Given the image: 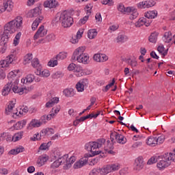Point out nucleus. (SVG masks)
Segmentation results:
<instances>
[{
    "label": "nucleus",
    "mask_w": 175,
    "mask_h": 175,
    "mask_svg": "<svg viewBox=\"0 0 175 175\" xmlns=\"http://www.w3.org/2000/svg\"><path fill=\"white\" fill-rule=\"evenodd\" d=\"M76 162V157L74 156H72L70 158L67 159L66 164L64 165V169L65 170H68V169H70V167H72V164L75 163Z\"/></svg>",
    "instance_id": "obj_18"
},
{
    "label": "nucleus",
    "mask_w": 175,
    "mask_h": 175,
    "mask_svg": "<svg viewBox=\"0 0 175 175\" xmlns=\"http://www.w3.org/2000/svg\"><path fill=\"white\" fill-rule=\"evenodd\" d=\"M42 14V8L40 7H36L33 10H31L28 13L27 16L28 17H30V18H32V17H41L40 16Z\"/></svg>",
    "instance_id": "obj_8"
},
{
    "label": "nucleus",
    "mask_w": 175,
    "mask_h": 175,
    "mask_svg": "<svg viewBox=\"0 0 175 175\" xmlns=\"http://www.w3.org/2000/svg\"><path fill=\"white\" fill-rule=\"evenodd\" d=\"M146 144L150 146L151 147H155L157 145V137H148L146 139Z\"/></svg>",
    "instance_id": "obj_22"
},
{
    "label": "nucleus",
    "mask_w": 175,
    "mask_h": 175,
    "mask_svg": "<svg viewBox=\"0 0 175 175\" xmlns=\"http://www.w3.org/2000/svg\"><path fill=\"white\" fill-rule=\"evenodd\" d=\"M18 72H20L18 70L17 71L10 72L8 75V79H14V77L17 76V73H18Z\"/></svg>",
    "instance_id": "obj_50"
},
{
    "label": "nucleus",
    "mask_w": 175,
    "mask_h": 175,
    "mask_svg": "<svg viewBox=\"0 0 175 175\" xmlns=\"http://www.w3.org/2000/svg\"><path fill=\"white\" fill-rule=\"evenodd\" d=\"M25 125H27V120H23L21 121H18L15 125H14V128L16 130L18 129H23L24 128V126H25Z\"/></svg>",
    "instance_id": "obj_28"
},
{
    "label": "nucleus",
    "mask_w": 175,
    "mask_h": 175,
    "mask_svg": "<svg viewBox=\"0 0 175 175\" xmlns=\"http://www.w3.org/2000/svg\"><path fill=\"white\" fill-rule=\"evenodd\" d=\"M63 93L65 96H67L68 98H72V96H75V90L72 88L66 89L63 91Z\"/></svg>",
    "instance_id": "obj_27"
},
{
    "label": "nucleus",
    "mask_w": 175,
    "mask_h": 175,
    "mask_svg": "<svg viewBox=\"0 0 175 175\" xmlns=\"http://www.w3.org/2000/svg\"><path fill=\"white\" fill-rule=\"evenodd\" d=\"M14 58H16V56H14V55H10L9 56H8L5 60H3L0 62L1 68H3V66H9V64H12V62L14 61Z\"/></svg>",
    "instance_id": "obj_13"
},
{
    "label": "nucleus",
    "mask_w": 175,
    "mask_h": 175,
    "mask_svg": "<svg viewBox=\"0 0 175 175\" xmlns=\"http://www.w3.org/2000/svg\"><path fill=\"white\" fill-rule=\"evenodd\" d=\"M90 17V15L88 14V16H84L83 18H81L79 21V24H85L87 21H88V18Z\"/></svg>",
    "instance_id": "obj_59"
},
{
    "label": "nucleus",
    "mask_w": 175,
    "mask_h": 175,
    "mask_svg": "<svg viewBox=\"0 0 175 175\" xmlns=\"http://www.w3.org/2000/svg\"><path fill=\"white\" fill-rule=\"evenodd\" d=\"M40 122L36 119H33L31 121L27 126V129H32L33 128H39L40 126Z\"/></svg>",
    "instance_id": "obj_21"
},
{
    "label": "nucleus",
    "mask_w": 175,
    "mask_h": 175,
    "mask_svg": "<svg viewBox=\"0 0 175 175\" xmlns=\"http://www.w3.org/2000/svg\"><path fill=\"white\" fill-rule=\"evenodd\" d=\"M45 40L46 42H53V40H55V36L54 33H50L46 36Z\"/></svg>",
    "instance_id": "obj_45"
},
{
    "label": "nucleus",
    "mask_w": 175,
    "mask_h": 175,
    "mask_svg": "<svg viewBox=\"0 0 175 175\" xmlns=\"http://www.w3.org/2000/svg\"><path fill=\"white\" fill-rule=\"evenodd\" d=\"M47 121H50V118L47 116V115H43L41 116L40 119L39 120V122H40V124L42 125V124H46Z\"/></svg>",
    "instance_id": "obj_42"
},
{
    "label": "nucleus",
    "mask_w": 175,
    "mask_h": 175,
    "mask_svg": "<svg viewBox=\"0 0 175 175\" xmlns=\"http://www.w3.org/2000/svg\"><path fill=\"white\" fill-rule=\"evenodd\" d=\"M61 165H62V161L55 159V161L51 164V167H52V169H56L57 167H59Z\"/></svg>",
    "instance_id": "obj_41"
},
{
    "label": "nucleus",
    "mask_w": 175,
    "mask_h": 175,
    "mask_svg": "<svg viewBox=\"0 0 175 175\" xmlns=\"http://www.w3.org/2000/svg\"><path fill=\"white\" fill-rule=\"evenodd\" d=\"M142 144H143V142L138 141L133 144L132 148H137V147H142Z\"/></svg>",
    "instance_id": "obj_60"
},
{
    "label": "nucleus",
    "mask_w": 175,
    "mask_h": 175,
    "mask_svg": "<svg viewBox=\"0 0 175 175\" xmlns=\"http://www.w3.org/2000/svg\"><path fill=\"white\" fill-rule=\"evenodd\" d=\"M58 2L55 0H47L44 2V8H49V9H53V8H57Z\"/></svg>",
    "instance_id": "obj_16"
},
{
    "label": "nucleus",
    "mask_w": 175,
    "mask_h": 175,
    "mask_svg": "<svg viewBox=\"0 0 175 175\" xmlns=\"http://www.w3.org/2000/svg\"><path fill=\"white\" fill-rule=\"evenodd\" d=\"M120 169H121V165L118 163L108 165L105 167L106 174L111 172H116V170H120Z\"/></svg>",
    "instance_id": "obj_11"
},
{
    "label": "nucleus",
    "mask_w": 175,
    "mask_h": 175,
    "mask_svg": "<svg viewBox=\"0 0 175 175\" xmlns=\"http://www.w3.org/2000/svg\"><path fill=\"white\" fill-rule=\"evenodd\" d=\"M14 105H16V103H13V101H10V104L8 106V108L5 109V111H8V113H12L13 108L14 107Z\"/></svg>",
    "instance_id": "obj_49"
},
{
    "label": "nucleus",
    "mask_w": 175,
    "mask_h": 175,
    "mask_svg": "<svg viewBox=\"0 0 175 175\" xmlns=\"http://www.w3.org/2000/svg\"><path fill=\"white\" fill-rule=\"evenodd\" d=\"M75 88L78 92H83V91H84V86L79 82L76 84Z\"/></svg>",
    "instance_id": "obj_51"
},
{
    "label": "nucleus",
    "mask_w": 175,
    "mask_h": 175,
    "mask_svg": "<svg viewBox=\"0 0 175 175\" xmlns=\"http://www.w3.org/2000/svg\"><path fill=\"white\" fill-rule=\"evenodd\" d=\"M158 39V33L153 32L149 36L148 40L150 43H157V40Z\"/></svg>",
    "instance_id": "obj_30"
},
{
    "label": "nucleus",
    "mask_w": 175,
    "mask_h": 175,
    "mask_svg": "<svg viewBox=\"0 0 175 175\" xmlns=\"http://www.w3.org/2000/svg\"><path fill=\"white\" fill-rule=\"evenodd\" d=\"M144 21H146V18L143 17L138 20L137 22L135 23V27L137 28H140L142 25H144Z\"/></svg>",
    "instance_id": "obj_43"
},
{
    "label": "nucleus",
    "mask_w": 175,
    "mask_h": 175,
    "mask_svg": "<svg viewBox=\"0 0 175 175\" xmlns=\"http://www.w3.org/2000/svg\"><path fill=\"white\" fill-rule=\"evenodd\" d=\"M118 12H120V13L126 14V13H130V12H132V8H131V7L125 8L124 4L120 3L118 5Z\"/></svg>",
    "instance_id": "obj_15"
},
{
    "label": "nucleus",
    "mask_w": 175,
    "mask_h": 175,
    "mask_svg": "<svg viewBox=\"0 0 175 175\" xmlns=\"http://www.w3.org/2000/svg\"><path fill=\"white\" fill-rule=\"evenodd\" d=\"M134 169L135 170H142L144 167V161L143 160V157H139L135 159L134 163Z\"/></svg>",
    "instance_id": "obj_10"
},
{
    "label": "nucleus",
    "mask_w": 175,
    "mask_h": 175,
    "mask_svg": "<svg viewBox=\"0 0 175 175\" xmlns=\"http://www.w3.org/2000/svg\"><path fill=\"white\" fill-rule=\"evenodd\" d=\"M159 160V157H151L147 162L148 165H152L154 163H157L158 161Z\"/></svg>",
    "instance_id": "obj_39"
},
{
    "label": "nucleus",
    "mask_w": 175,
    "mask_h": 175,
    "mask_svg": "<svg viewBox=\"0 0 175 175\" xmlns=\"http://www.w3.org/2000/svg\"><path fill=\"white\" fill-rule=\"evenodd\" d=\"M15 150H16V154H20V152H24V151H25V148L23 146L16 148Z\"/></svg>",
    "instance_id": "obj_63"
},
{
    "label": "nucleus",
    "mask_w": 175,
    "mask_h": 175,
    "mask_svg": "<svg viewBox=\"0 0 175 175\" xmlns=\"http://www.w3.org/2000/svg\"><path fill=\"white\" fill-rule=\"evenodd\" d=\"M97 35H98V32L95 29H90L88 32V36L89 39H94Z\"/></svg>",
    "instance_id": "obj_31"
},
{
    "label": "nucleus",
    "mask_w": 175,
    "mask_h": 175,
    "mask_svg": "<svg viewBox=\"0 0 175 175\" xmlns=\"http://www.w3.org/2000/svg\"><path fill=\"white\" fill-rule=\"evenodd\" d=\"M50 142L48 143H43L40 145L39 147V150H47L49 149V147H50Z\"/></svg>",
    "instance_id": "obj_53"
},
{
    "label": "nucleus",
    "mask_w": 175,
    "mask_h": 175,
    "mask_svg": "<svg viewBox=\"0 0 175 175\" xmlns=\"http://www.w3.org/2000/svg\"><path fill=\"white\" fill-rule=\"evenodd\" d=\"M130 13V20H135V18H136L137 17V16H139V12H137V10H136L135 9L133 10L131 8V12H129Z\"/></svg>",
    "instance_id": "obj_34"
},
{
    "label": "nucleus",
    "mask_w": 175,
    "mask_h": 175,
    "mask_svg": "<svg viewBox=\"0 0 175 175\" xmlns=\"http://www.w3.org/2000/svg\"><path fill=\"white\" fill-rule=\"evenodd\" d=\"M59 21L62 24V26L64 28H69L73 25V18L69 16V12L67 11H64L59 17Z\"/></svg>",
    "instance_id": "obj_3"
},
{
    "label": "nucleus",
    "mask_w": 175,
    "mask_h": 175,
    "mask_svg": "<svg viewBox=\"0 0 175 175\" xmlns=\"http://www.w3.org/2000/svg\"><path fill=\"white\" fill-rule=\"evenodd\" d=\"M13 1L11 0H3V9L4 12H12L13 10Z\"/></svg>",
    "instance_id": "obj_12"
},
{
    "label": "nucleus",
    "mask_w": 175,
    "mask_h": 175,
    "mask_svg": "<svg viewBox=\"0 0 175 175\" xmlns=\"http://www.w3.org/2000/svg\"><path fill=\"white\" fill-rule=\"evenodd\" d=\"M65 58H66V53L61 52L55 57V59L51 60L48 62V66L54 68V66L58 65V59H65Z\"/></svg>",
    "instance_id": "obj_6"
},
{
    "label": "nucleus",
    "mask_w": 175,
    "mask_h": 175,
    "mask_svg": "<svg viewBox=\"0 0 175 175\" xmlns=\"http://www.w3.org/2000/svg\"><path fill=\"white\" fill-rule=\"evenodd\" d=\"M64 74L61 71H57L56 72L52 75V77L53 79H60V77H63Z\"/></svg>",
    "instance_id": "obj_46"
},
{
    "label": "nucleus",
    "mask_w": 175,
    "mask_h": 175,
    "mask_svg": "<svg viewBox=\"0 0 175 175\" xmlns=\"http://www.w3.org/2000/svg\"><path fill=\"white\" fill-rule=\"evenodd\" d=\"M50 76V72L47 70H44L42 71L41 77H49Z\"/></svg>",
    "instance_id": "obj_62"
},
{
    "label": "nucleus",
    "mask_w": 175,
    "mask_h": 175,
    "mask_svg": "<svg viewBox=\"0 0 175 175\" xmlns=\"http://www.w3.org/2000/svg\"><path fill=\"white\" fill-rule=\"evenodd\" d=\"M23 28V17L16 16L14 20L7 23L4 25V31L1 35V46H6V43L9 42V36L12 33H14L16 31H20Z\"/></svg>",
    "instance_id": "obj_1"
},
{
    "label": "nucleus",
    "mask_w": 175,
    "mask_h": 175,
    "mask_svg": "<svg viewBox=\"0 0 175 175\" xmlns=\"http://www.w3.org/2000/svg\"><path fill=\"white\" fill-rule=\"evenodd\" d=\"M90 59V56H88V54L84 53L83 55H81V56H77L76 60L78 61V62H80L82 64H87V61Z\"/></svg>",
    "instance_id": "obj_19"
},
{
    "label": "nucleus",
    "mask_w": 175,
    "mask_h": 175,
    "mask_svg": "<svg viewBox=\"0 0 175 175\" xmlns=\"http://www.w3.org/2000/svg\"><path fill=\"white\" fill-rule=\"evenodd\" d=\"M165 142V135H161L158 137H156V143L157 145L158 144H162Z\"/></svg>",
    "instance_id": "obj_47"
},
{
    "label": "nucleus",
    "mask_w": 175,
    "mask_h": 175,
    "mask_svg": "<svg viewBox=\"0 0 175 175\" xmlns=\"http://www.w3.org/2000/svg\"><path fill=\"white\" fill-rule=\"evenodd\" d=\"M31 66H33V68H39L40 66V64L39 63V59L34 58L31 61Z\"/></svg>",
    "instance_id": "obj_44"
},
{
    "label": "nucleus",
    "mask_w": 175,
    "mask_h": 175,
    "mask_svg": "<svg viewBox=\"0 0 175 175\" xmlns=\"http://www.w3.org/2000/svg\"><path fill=\"white\" fill-rule=\"evenodd\" d=\"M75 68H76V64L72 63L68 66V70H75Z\"/></svg>",
    "instance_id": "obj_64"
},
{
    "label": "nucleus",
    "mask_w": 175,
    "mask_h": 175,
    "mask_svg": "<svg viewBox=\"0 0 175 175\" xmlns=\"http://www.w3.org/2000/svg\"><path fill=\"white\" fill-rule=\"evenodd\" d=\"M33 79H35V76L32 74H29L26 76L25 79H21V83L23 84H27V83H32L33 81Z\"/></svg>",
    "instance_id": "obj_26"
},
{
    "label": "nucleus",
    "mask_w": 175,
    "mask_h": 175,
    "mask_svg": "<svg viewBox=\"0 0 175 175\" xmlns=\"http://www.w3.org/2000/svg\"><path fill=\"white\" fill-rule=\"evenodd\" d=\"M106 174V168H94L92 170V172L90 173V175H96V174Z\"/></svg>",
    "instance_id": "obj_24"
},
{
    "label": "nucleus",
    "mask_w": 175,
    "mask_h": 175,
    "mask_svg": "<svg viewBox=\"0 0 175 175\" xmlns=\"http://www.w3.org/2000/svg\"><path fill=\"white\" fill-rule=\"evenodd\" d=\"M43 18H44V16H39L33 21L31 25V29H33V31H35L36 28H38L39 24H40L42 21H43Z\"/></svg>",
    "instance_id": "obj_20"
},
{
    "label": "nucleus",
    "mask_w": 175,
    "mask_h": 175,
    "mask_svg": "<svg viewBox=\"0 0 175 175\" xmlns=\"http://www.w3.org/2000/svg\"><path fill=\"white\" fill-rule=\"evenodd\" d=\"M116 40L118 43H124V42H126V40H128V37L123 34H119L116 38Z\"/></svg>",
    "instance_id": "obj_33"
},
{
    "label": "nucleus",
    "mask_w": 175,
    "mask_h": 175,
    "mask_svg": "<svg viewBox=\"0 0 175 175\" xmlns=\"http://www.w3.org/2000/svg\"><path fill=\"white\" fill-rule=\"evenodd\" d=\"M126 62L128 65H130L131 68H136V66H137V62L135 59L129 58L126 59Z\"/></svg>",
    "instance_id": "obj_32"
},
{
    "label": "nucleus",
    "mask_w": 175,
    "mask_h": 175,
    "mask_svg": "<svg viewBox=\"0 0 175 175\" xmlns=\"http://www.w3.org/2000/svg\"><path fill=\"white\" fill-rule=\"evenodd\" d=\"M12 87H13V81H10V83H8L2 90V95L3 96H6V95H9L10 91H12Z\"/></svg>",
    "instance_id": "obj_14"
},
{
    "label": "nucleus",
    "mask_w": 175,
    "mask_h": 175,
    "mask_svg": "<svg viewBox=\"0 0 175 175\" xmlns=\"http://www.w3.org/2000/svg\"><path fill=\"white\" fill-rule=\"evenodd\" d=\"M100 62H105L106 61H107V59H109V57H107V55H105V54H100Z\"/></svg>",
    "instance_id": "obj_56"
},
{
    "label": "nucleus",
    "mask_w": 175,
    "mask_h": 175,
    "mask_svg": "<svg viewBox=\"0 0 175 175\" xmlns=\"http://www.w3.org/2000/svg\"><path fill=\"white\" fill-rule=\"evenodd\" d=\"M47 35V29H44V25H41L33 36L34 40H38L40 38H43Z\"/></svg>",
    "instance_id": "obj_7"
},
{
    "label": "nucleus",
    "mask_w": 175,
    "mask_h": 175,
    "mask_svg": "<svg viewBox=\"0 0 175 175\" xmlns=\"http://www.w3.org/2000/svg\"><path fill=\"white\" fill-rule=\"evenodd\" d=\"M21 139H23V132H19L14 135L12 142H18Z\"/></svg>",
    "instance_id": "obj_35"
},
{
    "label": "nucleus",
    "mask_w": 175,
    "mask_h": 175,
    "mask_svg": "<svg viewBox=\"0 0 175 175\" xmlns=\"http://www.w3.org/2000/svg\"><path fill=\"white\" fill-rule=\"evenodd\" d=\"M107 147L105 148V151H108L109 150H113V144L110 143V140H107Z\"/></svg>",
    "instance_id": "obj_55"
},
{
    "label": "nucleus",
    "mask_w": 175,
    "mask_h": 175,
    "mask_svg": "<svg viewBox=\"0 0 175 175\" xmlns=\"http://www.w3.org/2000/svg\"><path fill=\"white\" fill-rule=\"evenodd\" d=\"M62 157V153L60 151L57 150L53 153V157L55 158V159L59 160L61 159Z\"/></svg>",
    "instance_id": "obj_52"
},
{
    "label": "nucleus",
    "mask_w": 175,
    "mask_h": 175,
    "mask_svg": "<svg viewBox=\"0 0 175 175\" xmlns=\"http://www.w3.org/2000/svg\"><path fill=\"white\" fill-rule=\"evenodd\" d=\"M90 157H91L90 153L85 154L83 158L81 159L79 161H77L74 164V169H80L81 167H83L84 165H87V163L88 162V158H90Z\"/></svg>",
    "instance_id": "obj_5"
},
{
    "label": "nucleus",
    "mask_w": 175,
    "mask_h": 175,
    "mask_svg": "<svg viewBox=\"0 0 175 175\" xmlns=\"http://www.w3.org/2000/svg\"><path fill=\"white\" fill-rule=\"evenodd\" d=\"M49 159V157L47 156H40L37 160V165L40 167L41 166H43L46 162H47V160Z\"/></svg>",
    "instance_id": "obj_23"
},
{
    "label": "nucleus",
    "mask_w": 175,
    "mask_h": 175,
    "mask_svg": "<svg viewBox=\"0 0 175 175\" xmlns=\"http://www.w3.org/2000/svg\"><path fill=\"white\" fill-rule=\"evenodd\" d=\"M84 51H85V47H79L73 53L71 59H72V61H76V59H77V57H81V55L84 54Z\"/></svg>",
    "instance_id": "obj_9"
},
{
    "label": "nucleus",
    "mask_w": 175,
    "mask_h": 175,
    "mask_svg": "<svg viewBox=\"0 0 175 175\" xmlns=\"http://www.w3.org/2000/svg\"><path fill=\"white\" fill-rule=\"evenodd\" d=\"M21 38V32H18V33L16 35V36H15V38H14V39L13 44H14V46L18 45V43H20V38Z\"/></svg>",
    "instance_id": "obj_40"
},
{
    "label": "nucleus",
    "mask_w": 175,
    "mask_h": 175,
    "mask_svg": "<svg viewBox=\"0 0 175 175\" xmlns=\"http://www.w3.org/2000/svg\"><path fill=\"white\" fill-rule=\"evenodd\" d=\"M103 5H108V6H113V0H103L101 1Z\"/></svg>",
    "instance_id": "obj_58"
},
{
    "label": "nucleus",
    "mask_w": 175,
    "mask_h": 175,
    "mask_svg": "<svg viewBox=\"0 0 175 175\" xmlns=\"http://www.w3.org/2000/svg\"><path fill=\"white\" fill-rule=\"evenodd\" d=\"M32 59V53H28L27 55L24 57V65H27V64H29Z\"/></svg>",
    "instance_id": "obj_38"
},
{
    "label": "nucleus",
    "mask_w": 175,
    "mask_h": 175,
    "mask_svg": "<svg viewBox=\"0 0 175 175\" xmlns=\"http://www.w3.org/2000/svg\"><path fill=\"white\" fill-rule=\"evenodd\" d=\"M96 143H97V146H98V148H100V147H102V146H103V144L106 143V139L104 138L99 139L97 140V142H96Z\"/></svg>",
    "instance_id": "obj_54"
},
{
    "label": "nucleus",
    "mask_w": 175,
    "mask_h": 175,
    "mask_svg": "<svg viewBox=\"0 0 175 175\" xmlns=\"http://www.w3.org/2000/svg\"><path fill=\"white\" fill-rule=\"evenodd\" d=\"M83 87H88V79H83L82 80H80L79 81Z\"/></svg>",
    "instance_id": "obj_57"
},
{
    "label": "nucleus",
    "mask_w": 175,
    "mask_h": 175,
    "mask_svg": "<svg viewBox=\"0 0 175 175\" xmlns=\"http://www.w3.org/2000/svg\"><path fill=\"white\" fill-rule=\"evenodd\" d=\"M115 137L117 143H120V144H125L126 143V138L118 133H115Z\"/></svg>",
    "instance_id": "obj_17"
},
{
    "label": "nucleus",
    "mask_w": 175,
    "mask_h": 175,
    "mask_svg": "<svg viewBox=\"0 0 175 175\" xmlns=\"http://www.w3.org/2000/svg\"><path fill=\"white\" fill-rule=\"evenodd\" d=\"M70 42L72 43V44H75V43H79V38L77 37V36H74L70 39Z\"/></svg>",
    "instance_id": "obj_61"
},
{
    "label": "nucleus",
    "mask_w": 175,
    "mask_h": 175,
    "mask_svg": "<svg viewBox=\"0 0 175 175\" xmlns=\"http://www.w3.org/2000/svg\"><path fill=\"white\" fill-rule=\"evenodd\" d=\"M58 102H59V98L53 97L46 103V107H53L55 103H58Z\"/></svg>",
    "instance_id": "obj_25"
},
{
    "label": "nucleus",
    "mask_w": 175,
    "mask_h": 175,
    "mask_svg": "<svg viewBox=\"0 0 175 175\" xmlns=\"http://www.w3.org/2000/svg\"><path fill=\"white\" fill-rule=\"evenodd\" d=\"M12 91L15 94H19V95H23L24 94V88H18V87L16 85L12 88Z\"/></svg>",
    "instance_id": "obj_36"
},
{
    "label": "nucleus",
    "mask_w": 175,
    "mask_h": 175,
    "mask_svg": "<svg viewBox=\"0 0 175 175\" xmlns=\"http://www.w3.org/2000/svg\"><path fill=\"white\" fill-rule=\"evenodd\" d=\"M158 16V12L157 10L148 11L145 14V17L146 18H154Z\"/></svg>",
    "instance_id": "obj_29"
},
{
    "label": "nucleus",
    "mask_w": 175,
    "mask_h": 175,
    "mask_svg": "<svg viewBox=\"0 0 175 175\" xmlns=\"http://www.w3.org/2000/svg\"><path fill=\"white\" fill-rule=\"evenodd\" d=\"M174 154L173 153H165L163 155L159 156V162L157 163V167L159 170H164L168 166L172 165V161H174Z\"/></svg>",
    "instance_id": "obj_2"
},
{
    "label": "nucleus",
    "mask_w": 175,
    "mask_h": 175,
    "mask_svg": "<svg viewBox=\"0 0 175 175\" xmlns=\"http://www.w3.org/2000/svg\"><path fill=\"white\" fill-rule=\"evenodd\" d=\"M68 154H64L62 156V158L59 159V162L62 161V165H66V162H68Z\"/></svg>",
    "instance_id": "obj_48"
},
{
    "label": "nucleus",
    "mask_w": 175,
    "mask_h": 175,
    "mask_svg": "<svg viewBox=\"0 0 175 175\" xmlns=\"http://www.w3.org/2000/svg\"><path fill=\"white\" fill-rule=\"evenodd\" d=\"M97 148H99V146L96 142H90L85 145V149L92 152V154H90V156H89V158L95 157V155H99V154L102 152L100 150H97Z\"/></svg>",
    "instance_id": "obj_4"
},
{
    "label": "nucleus",
    "mask_w": 175,
    "mask_h": 175,
    "mask_svg": "<svg viewBox=\"0 0 175 175\" xmlns=\"http://www.w3.org/2000/svg\"><path fill=\"white\" fill-rule=\"evenodd\" d=\"M164 38L165 39V43H170L172 42V31L165 32L164 33Z\"/></svg>",
    "instance_id": "obj_37"
}]
</instances>
